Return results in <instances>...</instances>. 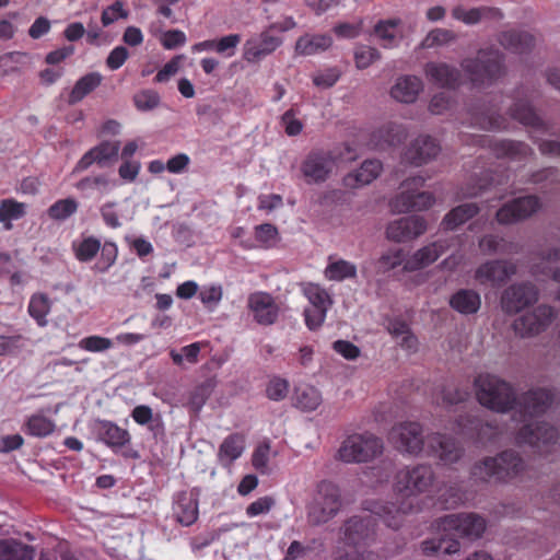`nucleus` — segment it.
<instances>
[{"label": "nucleus", "mask_w": 560, "mask_h": 560, "mask_svg": "<svg viewBox=\"0 0 560 560\" xmlns=\"http://www.w3.org/2000/svg\"><path fill=\"white\" fill-rule=\"evenodd\" d=\"M339 538L352 551H338L334 560H377V555L369 550L377 539V518L372 514L353 515L339 528Z\"/></svg>", "instance_id": "f257e3e1"}, {"label": "nucleus", "mask_w": 560, "mask_h": 560, "mask_svg": "<svg viewBox=\"0 0 560 560\" xmlns=\"http://www.w3.org/2000/svg\"><path fill=\"white\" fill-rule=\"evenodd\" d=\"M460 67L475 85L491 84L506 71L504 55L492 47L479 49L475 57L464 58Z\"/></svg>", "instance_id": "f03ea898"}, {"label": "nucleus", "mask_w": 560, "mask_h": 560, "mask_svg": "<svg viewBox=\"0 0 560 560\" xmlns=\"http://www.w3.org/2000/svg\"><path fill=\"white\" fill-rule=\"evenodd\" d=\"M474 384L477 399L486 408L503 413L515 407L514 389L504 380L491 374H480Z\"/></svg>", "instance_id": "7ed1b4c3"}, {"label": "nucleus", "mask_w": 560, "mask_h": 560, "mask_svg": "<svg viewBox=\"0 0 560 560\" xmlns=\"http://www.w3.org/2000/svg\"><path fill=\"white\" fill-rule=\"evenodd\" d=\"M355 152L348 144L342 151L315 150L310 152L301 164V173L307 184H319L328 179L338 161L351 162Z\"/></svg>", "instance_id": "20e7f679"}, {"label": "nucleus", "mask_w": 560, "mask_h": 560, "mask_svg": "<svg viewBox=\"0 0 560 560\" xmlns=\"http://www.w3.org/2000/svg\"><path fill=\"white\" fill-rule=\"evenodd\" d=\"M341 492L337 485L322 480L317 483L312 502L307 506V521L318 526L332 520L341 510Z\"/></svg>", "instance_id": "39448f33"}, {"label": "nucleus", "mask_w": 560, "mask_h": 560, "mask_svg": "<svg viewBox=\"0 0 560 560\" xmlns=\"http://www.w3.org/2000/svg\"><path fill=\"white\" fill-rule=\"evenodd\" d=\"M383 441L372 433L351 434L341 443L337 458L347 464L369 463L381 456Z\"/></svg>", "instance_id": "423d86ee"}, {"label": "nucleus", "mask_w": 560, "mask_h": 560, "mask_svg": "<svg viewBox=\"0 0 560 560\" xmlns=\"http://www.w3.org/2000/svg\"><path fill=\"white\" fill-rule=\"evenodd\" d=\"M435 481V474L430 465L419 464L400 469L395 476L394 491L396 494L409 499L431 490Z\"/></svg>", "instance_id": "0eeeda50"}, {"label": "nucleus", "mask_w": 560, "mask_h": 560, "mask_svg": "<svg viewBox=\"0 0 560 560\" xmlns=\"http://www.w3.org/2000/svg\"><path fill=\"white\" fill-rule=\"evenodd\" d=\"M557 315L551 305L542 303L520 315L512 329L520 338H533L548 330Z\"/></svg>", "instance_id": "6e6552de"}, {"label": "nucleus", "mask_w": 560, "mask_h": 560, "mask_svg": "<svg viewBox=\"0 0 560 560\" xmlns=\"http://www.w3.org/2000/svg\"><path fill=\"white\" fill-rule=\"evenodd\" d=\"M539 300V290L530 281H520L508 285L500 295L501 311L509 316H514Z\"/></svg>", "instance_id": "1a4fd4ad"}, {"label": "nucleus", "mask_w": 560, "mask_h": 560, "mask_svg": "<svg viewBox=\"0 0 560 560\" xmlns=\"http://www.w3.org/2000/svg\"><path fill=\"white\" fill-rule=\"evenodd\" d=\"M443 532H454V535L475 541L482 537L487 529V521L477 513L450 514L440 520Z\"/></svg>", "instance_id": "9d476101"}, {"label": "nucleus", "mask_w": 560, "mask_h": 560, "mask_svg": "<svg viewBox=\"0 0 560 560\" xmlns=\"http://www.w3.org/2000/svg\"><path fill=\"white\" fill-rule=\"evenodd\" d=\"M559 434L555 427L547 422H532L523 425L516 433L518 445H528L537 453H548L558 441Z\"/></svg>", "instance_id": "9b49d317"}, {"label": "nucleus", "mask_w": 560, "mask_h": 560, "mask_svg": "<svg viewBox=\"0 0 560 560\" xmlns=\"http://www.w3.org/2000/svg\"><path fill=\"white\" fill-rule=\"evenodd\" d=\"M517 273V265L510 259H490L479 265L474 279L480 285L500 288Z\"/></svg>", "instance_id": "f8f14e48"}, {"label": "nucleus", "mask_w": 560, "mask_h": 560, "mask_svg": "<svg viewBox=\"0 0 560 560\" xmlns=\"http://www.w3.org/2000/svg\"><path fill=\"white\" fill-rule=\"evenodd\" d=\"M389 442L402 453L418 455L424 445L423 430L418 422H399L389 431Z\"/></svg>", "instance_id": "ddd939ff"}, {"label": "nucleus", "mask_w": 560, "mask_h": 560, "mask_svg": "<svg viewBox=\"0 0 560 560\" xmlns=\"http://www.w3.org/2000/svg\"><path fill=\"white\" fill-rule=\"evenodd\" d=\"M508 113L510 117L535 131L549 132L553 125L538 115L522 90L515 92Z\"/></svg>", "instance_id": "4468645a"}, {"label": "nucleus", "mask_w": 560, "mask_h": 560, "mask_svg": "<svg viewBox=\"0 0 560 560\" xmlns=\"http://www.w3.org/2000/svg\"><path fill=\"white\" fill-rule=\"evenodd\" d=\"M541 208L536 196L515 198L504 203L495 213V220L501 225H510L526 220Z\"/></svg>", "instance_id": "2eb2a0df"}, {"label": "nucleus", "mask_w": 560, "mask_h": 560, "mask_svg": "<svg viewBox=\"0 0 560 560\" xmlns=\"http://www.w3.org/2000/svg\"><path fill=\"white\" fill-rule=\"evenodd\" d=\"M441 152L439 142L429 135H419L405 148L401 162L412 166H422L435 160Z\"/></svg>", "instance_id": "dca6fc26"}, {"label": "nucleus", "mask_w": 560, "mask_h": 560, "mask_svg": "<svg viewBox=\"0 0 560 560\" xmlns=\"http://www.w3.org/2000/svg\"><path fill=\"white\" fill-rule=\"evenodd\" d=\"M429 455L435 458L442 465H453L458 463L465 454L460 443L445 434L432 433L427 438Z\"/></svg>", "instance_id": "f3484780"}, {"label": "nucleus", "mask_w": 560, "mask_h": 560, "mask_svg": "<svg viewBox=\"0 0 560 560\" xmlns=\"http://www.w3.org/2000/svg\"><path fill=\"white\" fill-rule=\"evenodd\" d=\"M427 81L438 88L456 89L462 84V72L445 61H428L423 66Z\"/></svg>", "instance_id": "a211bd4d"}, {"label": "nucleus", "mask_w": 560, "mask_h": 560, "mask_svg": "<svg viewBox=\"0 0 560 560\" xmlns=\"http://www.w3.org/2000/svg\"><path fill=\"white\" fill-rule=\"evenodd\" d=\"M427 231L423 218L417 215L404 217L389 222L386 226V238L395 243L415 240Z\"/></svg>", "instance_id": "6ab92c4d"}, {"label": "nucleus", "mask_w": 560, "mask_h": 560, "mask_svg": "<svg viewBox=\"0 0 560 560\" xmlns=\"http://www.w3.org/2000/svg\"><path fill=\"white\" fill-rule=\"evenodd\" d=\"M247 306L257 324L270 326L276 323L279 316V306L273 298L266 292L249 294Z\"/></svg>", "instance_id": "aec40b11"}, {"label": "nucleus", "mask_w": 560, "mask_h": 560, "mask_svg": "<svg viewBox=\"0 0 560 560\" xmlns=\"http://www.w3.org/2000/svg\"><path fill=\"white\" fill-rule=\"evenodd\" d=\"M553 401V394L546 388H534L516 398L515 406L521 412L528 416H536L545 412Z\"/></svg>", "instance_id": "412c9836"}, {"label": "nucleus", "mask_w": 560, "mask_h": 560, "mask_svg": "<svg viewBox=\"0 0 560 560\" xmlns=\"http://www.w3.org/2000/svg\"><path fill=\"white\" fill-rule=\"evenodd\" d=\"M448 248L444 241H436L416 250L404 265V271L412 272L436 261Z\"/></svg>", "instance_id": "4be33fe9"}, {"label": "nucleus", "mask_w": 560, "mask_h": 560, "mask_svg": "<svg viewBox=\"0 0 560 560\" xmlns=\"http://www.w3.org/2000/svg\"><path fill=\"white\" fill-rule=\"evenodd\" d=\"M499 470V482H509L522 476L527 468L524 458L513 450H506L495 455Z\"/></svg>", "instance_id": "5701e85b"}, {"label": "nucleus", "mask_w": 560, "mask_h": 560, "mask_svg": "<svg viewBox=\"0 0 560 560\" xmlns=\"http://www.w3.org/2000/svg\"><path fill=\"white\" fill-rule=\"evenodd\" d=\"M120 149L119 141H105L97 147L86 152L81 160L78 162L75 170L84 171L89 168L93 163H97L100 166H106L112 161H115L118 156Z\"/></svg>", "instance_id": "b1692460"}, {"label": "nucleus", "mask_w": 560, "mask_h": 560, "mask_svg": "<svg viewBox=\"0 0 560 560\" xmlns=\"http://www.w3.org/2000/svg\"><path fill=\"white\" fill-rule=\"evenodd\" d=\"M499 44L517 55L529 54L536 46V37L529 32L509 30L498 35Z\"/></svg>", "instance_id": "393cba45"}, {"label": "nucleus", "mask_w": 560, "mask_h": 560, "mask_svg": "<svg viewBox=\"0 0 560 560\" xmlns=\"http://www.w3.org/2000/svg\"><path fill=\"white\" fill-rule=\"evenodd\" d=\"M452 18L466 25H476L487 20H501L502 12L492 7L466 8L462 4L455 5L451 11Z\"/></svg>", "instance_id": "a878e982"}, {"label": "nucleus", "mask_w": 560, "mask_h": 560, "mask_svg": "<svg viewBox=\"0 0 560 560\" xmlns=\"http://www.w3.org/2000/svg\"><path fill=\"white\" fill-rule=\"evenodd\" d=\"M382 168V163L380 161L366 160L358 170L348 173L343 177L342 184L349 189H357L369 185L380 176Z\"/></svg>", "instance_id": "bb28decb"}, {"label": "nucleus", "mask_w": 560, "mask_h": 560, "mask_svg": "<svg viewBox=\"0 0 560 560\" xmlns=\"http://www.w3.org/2000/svg\"><path fill=\"white\" fill-rule=\"evenodd\" d=\"M423 90V83L416 75H401L397 78L390 89V96L400 103L410 104L416 102Z\"/></svg>", "instance_id": "cd10ccee"}, {"label": "nucleus", "mask_w": 560, "mask_h": 560, "mask_svg": "<svg viewBox=\"0 0 560 560\" xmlns=\"http://www.w3.org/2000/svg\"><path fill=\"white\" fill-rule=\"evenodd\" d=\"M413 510V505L409 501H401L400 504L387 502L376 508L374 513L378 515L385 525L394 530H398L404 524L405 515Z\"/></svg>", "instance_id": "c85d7f7f"}, {"label": "nucleus", "mask_w": 560, "mask_h": 560, "mask_svg": "<svg viewBox=\"0 0 560 560\" xmlns=\"http://www.w3.org/2000/svg\"><path fill=\"white\" fill-rule=\"evenodd\" d=\"M478 246L485 255H517L522 252V246L518 243L495 234L483 235L479 240Z\"/></svg>", "instance_id": "c756f323"}, {"label": "nucleus", "mask_w": 560, "mask_h": 560, "mask_svg": "<svg viewBox=\"0 0 560 560\" xmlns=\"http://www.w3.org/2000/svg\"><path fill=\"white\" fill-rule=\"evenodd\" d=\"M448 303L457 313L472 315L481 307V296L472 289H460L451 295Z\"/></svg>", "instance_id": "7c9ffc66"}, {"label": "nucleus", "mask_w": 560, "mask_h": 560, "mask_svg": "<svg viewBox=\"0 0 560 560\" xmlns=\"http://www.w3.org/2000/svg\"><path fill=\"white\" fill-rule=\"evenodd\" d=\"M174 515L176 521L184 526L194 524L198 518L197 499L191 493H179L174 506Z\"/></svg>", "instance_id": "2f4dec72"}, {"label": "nucleus", "mask_w": 560, "mask_h": 560, "mask_svg": "<svg viewBox=\"0 0 560 560\" xmlns=\"http://www.w3.org/2000/svg\"><path fill=\"white\" fill-rule=\"evenodd\" d=\"M408 197H395L390 206L393 210L404 213L409 211H422L432 207L435 202V197L429 191H419L416 194L415 199L410 201Z\"/></svg>", "instance_id": "473e14b6"}, {"label": "nucleus", "mask_w": 560, "mask_h": 560, "mask_svg": "<svg viewBox=\"0 0 560 560\" xmlns=\"http://www.w3.org/2000/svg\"><path fill=\"white\" fill-rule=\"evenodd\" d=\"M492 150L498 158H509L514 161H521L534 154L528 144L514 140L497 141L493 143Z\"/></svg>", "instance_id": "72a5a7b5"}, {"label": "nucleus", "mask_w": 560, "mask_h": 560, "mask_svg": "<svg viewBox=\"0 0 560 560\" xmlns=\"http://www.w3.org/2000/svg\"><path fill=\"white\" fill-rule=\"evenodd\" d=\"M34 548L14 538L0 539V560H32Z\"/></svg>", "instance_id": "f704fd0d"}, {"label": "nucleus", "mask_w": 560, "mask_h": 560, "mask_svg": "<svg viewBox=\"0 0 560 560\" xmlns=\"http://www.w3.org/2000/svg\"><path fill=\"white\" fill-rule=\"evenodd\" d=\"M332 45L329 35H304L295 44V51L303 56H311L327 50Z\"/></svg>", "instance_id": "c9c22d12"}, {"label": "nucleus", "mask_w": 560, "mask_h": 560, "mask_svg": "<svg viewBox=\"0 0 560 560\" xmlns=\"http://www.w3.org/2000/svg\"><path fill=\"white\" fill-rule=\"evenodd\" d=\"M281 44L276 36L264 34L259 45L247 42L245 45L244 58L249 62H256L262 57L271 54Z\"/></svg>", "instance_id": "e433bc0d"}, {"label": "nucleus", "mask_w": 560, "mask_h": 560, "mask_svg": "<svg viewBox=\"0 0 560 560\" xmlns=\"http://www.w3.org/2000/svg\"><path fill=\"white\" fill-rule=\"evenodd\" d=\"M479 210L477 203L474 202L459 205L445 214L442 220V225L446 230H454L474 218Z\"/></svg>", "instance_id": "4c0bfd02"}, {"label": "nucleus", "mask_w": 560, "mask_h": 560, "mask_svg": "<svg viewBox=\"0 0 560 560\" xmlns=\"http://www.w3.org/2000/svg\"><path fill=\"white\" fill-rule=\"evenodd\" d=\"M438 539L425 540L422 542V549L427 555L442 553L453 555L460 550V544L458 540L448 537L450 534L454 535V532H444Z\"/></svg>", "instance_id": "58836bf2"}, {"label": "nucleus", "mask_w": 560, "mask_h": 560, "mask_svg": "<svg viewBox=\"0 0 560 560\" xmlns=\"http://www.w3.org/2000/svg\"><path fill=\"white\" fill-rule=\"evenodd\" d=\"M324 276L329 281H343L357 277V266L345 259L331 260L324 270Z\"/></svg>", "instance_id": "ea45409f"}, {"label": "nucleus", "mask_w": 560, "mask_h": 560, "mask_svg": "<svg viewBox=\"0 0 560 560\" xmlns=\"http://www.w3.org/2000/svg\"><path fill=\"white\" fill-rule=\"evenodd\" d=\"M244 445L245 441L242 434L234 433L228 436L219 448L218 456L220 462L226 465L231 464L241 456L244 451Z\"/></svg>", "instance_id": "a19ab883"}, {"label": "nucleus", "mask_w": 560, "mask_h": 560, "mask_svg": "<svg viewBox=\"0 0 560 560\" xmlns=\"http://www.w3.org/2000/svg\"><path fill=\"white\" fill-rule=\"evenodd\" d=\"M499 470L497 466L495 456H487L476 462L471 469L470 475L476 481L489 482L494 480L499 482Z\"/></svg>", "instance_id": "79ce46f5"}, {"label": "nucleus", "mask_w": 560, "mask_h": 560, "mask_svg": "<svg viewBox=\"0 0 560 560\" xmlns=\"http://www.w3.org/2000/svg\"><path fill=\"white\" fill-rule=\"evenodd\" d=\"M101 82L102 75L96 72L82 77L73 86L69 95V103L74 104L80 102L85 95L94 91Z\"/></svg>", "instance_id": "37998d69"}, {"label": "nucleus", "mask_w": 560, "mask_h": 560, "mask_svg": "<svg viewBox=\"0 0 560 560\" xmlns=\"http://www.w3.org/2000/svg\"><path fill=\"white\" fill-rule=\"evenodd\" d=\"M303 292L311 303V307L328 311L332 305L330 294L320 285L315 283H306Z\"/></svg>", "instance_id": "c03bdc74"}, {"label": "nucleus", "mask_w": 560, "mask_h": 560, "mask_svg": "<svg viewBox=\"0 0 560 560\" xmlns=\"http://www.w3.org/2000/svg\"><path fill=\"white\" fill-rule=\"evenodd\" d=\"M101 440L109 446H124L129 442V433L127 430L119 428L112 422H105L100 430Z\"/></svg>", "instance_id": "a18cd8bd"}, {"label": "nucleus", "mask_w": 560, "mask_h": 560, "mask_svg": "<svg viewBox=\"0 0 560 560\" xmlns=\"http://www.w3.org/2000/svg\"><path fill=\"white\" fill-rule=\"evenodd\" d=\"M295 393V405L304 411H313L322 404V395L313 386L298 388Z\"/></svg>", "instance_id": "49530a36"}, {"label": "nucleus", "mask_w": 560, "mask_h": 560, "mask_svg": "<svg viewBox=\"0 0 560 560\" xmlns=\"http://www.w3.org/2000/svg\"><path fill=\"white\" fill-rule=\"evenodd\" d=\"M25 214V203L13 199L2 200L0 203V222L7 230L12 228V220H18Z\"/></svg>", "instance_id": "de8ad7c7"}, {"label": "nucleus", "mask_w": 560, "mask_h": 560, "mask_svg": "<svg viewBox=\"0 0 560 560\" xmlns=\"http://www.w3.org/2000/svg\"><path fill=\"white\" fill-rule=\"evenodd\" d=\"M407 259L404 249L390 248L380 256L376 266L380 272L385 273L401 265L404 266Z\"/></svg>", "instance_id": "09e8293b"}, {"label": "nucleus", "mask_w": 560, "mask_h": 560, "mask_svg": "<svg viewBox=\"0 0 560 560\" xmlns=\"http://www.w3.org/2000/svg\"><path fill=\"white\" fill-rule=\"evenodd\" d=\"M457 39L456 34L447 28L432 30L423 39L422 47L432 48L435 46L448 45Z\"/></svg>", "instance_id": "8fccbe9b"}, {"label": "nucleus", "mask_w": 560, "mask_h": 560, "mask_svg": "<svg viewBox=\"0 0 560 560\" xmlns=\"http://www.w3.org/2000/svg\"><path fill=\"white\" fill-rule=\"evenodd\" d=\"M399 19L381 21L375 25V34L384 42V47L392 46L396 40V28L400 25Z\"/></svg>", "instance_id": "3c124183"}, {"label": "nucleus", "mask_w": 560, "mask_h": 560, "mask_svg": "<svg viewBox=\"0 0 560 560\" xmlns=\"http://www.w3.org/2000/svg\"><path fill=\"white\" fill-rule=\"evenodd\" d=\"M476 124L486 130H499L506 128L505 118L494 110H485L476 117Z\"/></svg>", "instance_id": "603ef678"}, {"label": "nucleus", "mask_w": 560, "mask_h": 560, "mask_svg": "<svg viewBox=\"0 0 560 560\" xmlns=\"http://www.w3.org/2000/svg\"><path fill=\"white\" fill-rule=\"evenodd\" d=\"M78 209V202L72 198L61 199L51 205L48 209V215L52 220H66Z\"/></svg>", "instance_id": "864d4df0"}, {"label": "nucleus", "mask_w": 560, "mask_h": 560, "mask_svg": "<svg viewBox=\"0 0 560 560\" xmlns=\"http://www.w3.org/2000/svg\"><path fill=\"white\" fill-rule=\"evenodd\" d=\"M381 59V52L371 46H359L354 51V60L358 69H366Z\"/></svg>", "instance_id": "5fc2aeb1"}, {"label": "nucleus", "mask_w": 560, "mask_h": 560, "mask_svg": "<svg viewBox=\"0 0 560 560\" xmlns=\"http://www.w3.org/2000/svg\"><path fill=\"white\" fill-rule=\"evenodd\" d=\"M55 429L51 420L43 416H32L27 421V430L32 435L46 436Z\"/></svg>", "instance_id": "6e6d98bb"}, {"label": "nucleus", "mask_w": 560, "mask_h": 560, "mask_svg": "<svg viewBox=\"0 0 560 560\" xmlns=\"http://www.w3.org/2000/svg\"><path fill=\"white\" fill-rule=\"evenodd\" d=\"M381 137L392 147L400 144L407 138V131L401 125L388 124L380 130Z\"/></svg>", "instance_id": "4d7b16f0"}, {"label": "nucleus", "mask_w": 560, "mask_h": 560, "mask_svg": "<svg viewBox=\"0 0 560 560\" xmlns=\"http://www.w3.org/2000/svg\"><path fill=\"white\" fill-rule=\"evenodd\" d=\"M101 248V243L98 240L94 237L84 238L77 247H75V257L80 261H90L95 255L98 253Z\"/></svg>", "instance_id": "13d9d810"}, {"label": "nucleus", "mask_w": 560, "mask_h": 560, "mask_svg": "<svg viewBox=\"0 0 560 560\" xmlns=\"http://www.w3.org/2000/svg\"><path fill=\"white\" fill-rule=\"evenodd\" d=\"M79 347L90 352H102L113 347L110 339L101 336H90L79 342Z\"/></svg>", "instance_id": "bf43d9fd"}, {"label": "nucleus", "mask_w": 560, "mask_h": 560, "mask_svg": "<svg viewBox=\"0 0 560 560\" xmlns=\"http://www.w3.org/2000/svg\"><path fill=\"white\" fill-rule=\"evenodd\" d=\"M289 393V382L284 378H272L266 388L267 397L271 400L279 401L287 397Z\"/></svg>", "instance_id": "052dcab7"}, {"label": "nucleus", "mask_w": 560, "mask_h": 560, "mask_svg": "<svg viewBox=\"0 0 560 560\" xmlns=\"http://www.w3.org/2000/svg\"><path fill=\"white\" fill-rule=\"evenodd\" d=\"M467 397V393L459 390L456 387L447 386L443 387L435 398L436 404L441 405H455L464 401Z\"/></svg>", "instance_id": "680f3d73"}, {"label": "nucleus", "mask_w": 560, "mask_h": 560, "mask_svg": "<svg viewBox=\"0 0 560 560\" xmlns=\"http://www.w3.org/2000/svg\"><path fill=\"white\" fill-rule=\"evenodd\" d=\"M222 296L223 289L221 285L205 287L199 293L201 302L211 311L220 303Z\"/></svg>", "instance_id": "e2e57ef3"}, {"label": "nucleus", "mask_w": 560, "mask_h": 560, "mask_svg": "<svg viewBox=\"0 0 560 560\" xmlns=\"http://www.w3.org/2000/svg\"><path fill=\"white\" fill-rule=\"evenodd\" d=\"M49 301L44 294H36L32 298L28 306L30 314L37 320L43 319L49 312Z\"/></svg>", "instance_id": "0e129e2a"}, {"label": "nucleus", "mask_w": 560, "mask_h": 560, "mask_svg": "<svg viewBox=\"0 0 560 560\" xmlns=\"http://www.w3.org/2000/svg\"><path fill=\"white\" fill-rule=\"evenodd\" d=\"M119 18L127 19L128 11L124 9V3L121 1H115L103 11L102 23L104 26H108Z\"/></svg>", "instance_id": "69168bd1"}, {"label": "nucleus", "mask_w": 560, "mask_h": 560, "mask_svg": "<svg viewBox=\"0 0 560 560\" xmlns=\"http://www.w3.org/2000/svg\"><path fill=\"white\" fill-rule=\"evenodd\" d=\"M425 179L422 176H412L404 180L400 185V192L396 197H408L415 199L417 192L423 187Z\"/></svg>", "instance_id": "338daca9"}, {"label": "nucleus", "mask_w": 560, "mask_h": 560, "mask_svg": "<svg viewBox=\"0 0 560 560\" xmlns=\"http://www.w3.org/2000/svg\"><path fill=\"white\" fill-rule=\"evenodd\" d=\"M340 78V71L337 68H330L313 77V83L320 89L331 88Z\"/></svg>", "instance_id": "774afa93"}]
</instances>
